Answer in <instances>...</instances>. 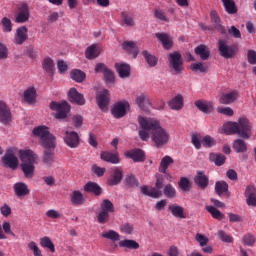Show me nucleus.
<instances>
[{"label":"nucleus","mask_w":256,"mask_h":256,"mask_svg":"<svg viewBox=\"0 0 256 256\" xmlns=\"http://www.w3.org/2000/svg\"><path fill=\"white\" fill-rule=\"evenodd\" d=\"M138 123L142 130L138 135L142 141H149V132L151 139L158 149L169 143L170 135L167 130L161 127V122L155 118H146L138 116ZM149 131V132H148Z\"/></svg>","instance_id":"nucleus-1"},{"label":"nucleus","mask_w":256,"mask_h":256,"mask_svg":"<svg viewBox=\"0 0 256 256\" xmlns=\"http://www.w3.org/2000/svg\"><path fill=\"white\" fill-rule=\"evenodd\" d=\"M222 133L224 135H238L241 139H251L253 135V126L247 117H241L238 122H228L223 125Z\"/></svg>","instance_id":"nucleus-2"},{"label":"nucleus","mask_w":256,"mask_h":256,"mask_svg":"<svg viewBox=\"0 0 256 256\" xmlns=\"http://www.w3.org/2000/svg\"><path fill=\"white\" fill-rule=\"evenodd\" d=\"M33 135L40 138L42 147H56L55 136L49 133L47 126H38L33 129Z\"/></svg>","instance_id":"nucleus-3"},{"label":"nucleus","mask_w":256,"mask_h":256,"mask_svg":"<svg viewBox=\"0 0 256 256\" xmlns=\"http://www.w3.org/2000/svg\"><path fill=\"white\" fill-rule=\"evenodd\" d=\"M50 109L51 111H56L55 119L61 120L67 119V115H69V112L71 111V106L66 101H52L50 103Z\"/></svg>","instance_id":"nucleus-4"},{"label":"nucleus","mask_w":256,"mask_h":256,"mask_svg":"<svg viewBox=\"0 0 256 256\" xmlns=\"http://www.w3.org/2000/svg\"><path fill=\"white\" fill-rule=\"evenodd\" d=\"M31 18V10H29V4L27 2H21L16 7L14 14L15 23H27Z\"/></svg>","instance_id":"nucleus-5"},{"label":"nucleus","mask_w":256,"mask_h":256,"mask_svg":"<svg viewBox=\"0 0 256 256\" xmlns=\"http://www.w3.org/2000/svg\"><path fill=\"white\" fill-rule=\"evenodd\" d=\"M169 68L173 69V71L179 75V73H183V56L179 51H174L168 55Z\"/></svg>","instance_id":"nucleus-6"},{"label":"nucleus","mask_w":256,"mask_h":256,"mask_svg":"<svg viewBox=\"0 0 256 256\" xmlns=\"http://www.w3.org/2000/svg\"><path fill=\"white\" fill-rule=\"evenodd\" d=\"M218 51L224 59H233L237 55V47L235 45L229 46L226 40L218 41Z\"/></svg>","instance_id":"nucleus-7"},{"label":"nucleus","mask_w":256,"mask_h":256,"mask_svg":"<svg viewBox=\"0 0 256 256\" xmlns=\"http://www.w3.org/2000/svg\"><path fill=\"white\" fill-rule=\"evenodd\" d=\"M2 163L4 167L12 169V171L17 170V167H19V159L15 156V150L13 148L6 151L5 155L2 157Z\"/></svg>","instance_id":"nucleus-8"},{"label":"nucleus","mask_w":256,"mask_h":256,"mask_svg":"<svg viewBox=\"0 0 256 256\" xmlns=\"http://www.w3.org/2000/svg\"><path fill=\"white\" fill-rule=\"evenodd\" d=\"M130 105L127 101H120L114 104L111 113L115 119H122L127 115V109H129Z\"/></svg>","instance_id":"nucleus-9"},{"label":"nucleus","mask_w":256,"mask_h":256,"mask_svg":"<svg viewBox=\"0 0 256 256\" xmlns=\"http://www.w3.org/2000/svg\"><path fill=\"white\" fill-rule=\"evenodd\" d=\"M29 39V29L26 26H21L16 29L13 43L15 45H23Z\"/></svg>","instance_id":"nucleus-10"},{"label":"nucleus","mask_w":256,"mask_h":256,"mask_svg":"<svg viewBox=\"0 0 256 256\" xmlns=\"http://www.w3.org/2000/svg\"><path fill=\"white\" fill-rule=\"evenodd\" d=\"M20 160L22 164L37 165V154L33 150H20Z\"/></svg>","instance_id":"nucleus-11"},{"label":"nucleus","mask_w":256,"mask_h":256,"mask_svg":"<svg viewBox=\"0 0 256 256\" xmlns=\"http://www.w3.org/2000/svg\"><path fill=\"white\" fill-rule=\"evenodd\" d=\"M64 143H66V145L68 147H70V149H76V147H79V134L75 131H66L65 132V136H64Z\"/></svg>","instance_id":"nucleus-12"},{"label":"nucleus","mask_w":256,"mask_h":256,"mask_svg":"<svg viewBox=\"0 0 256 256\" xmlns=\"http://www.w3.org/2000/svg\"><path fill=\"white\" fill-rule=\"evenodd\" d=\"M11 119V109L7 106V103L0 101V123H2V125H9Z\"/></svg>","instance_id":"nucleus-13"},{"label":"nucleus","mask_w":256,"mask_h":256,"mask_svg":"<svg viewBox=\"0 0 256 256\" xmlns=\"http://www.w3.org/2000/svg\"><path fill=\"white\" fill-rule=\"evenodd\" d=\"M96 101L101 111H107L109 107V90H103L96 96Z\"/></svg>","instance_id":"nucleus-14"},{"label":"nucleus","mask_w":256,"mask_h":256,"mask_svg":"<svg viewBox=\"0 0 256 256\" xmlns=\"http://www.w3.org/2000/svg\"><path fill=\"white\" fill-rule=\"evenodd\" d=\"M42 163L46 167H51L55 163V147L44 148Z\"/></svg>","instance_id":"nucleus-15"},{"label":"nucleus","mask_w":256,"mask_h":256,"mask_svg":"<svg viewBox=\"0 0 256 256\" xmlns=\"http://www.w3.org/2000/svg\"><path fill=\"white\" fill-rule=\"evenodd\" d=\"M121 27H135V16L127 10L120 13Z\"/></svg>","instance_id":"nucleus-16"},{"label":"nucleus","mask_w":256,"mask_h":256,"mask_svg":"<svg viewBox=\"0 0 256 256\" xmlns=\"http://www.w3.org/2000/svg\"><path fill=\"white\" fill-rule=\"evenodd\" d=\"M136 105H138L141 111L149 113V109H151V100H149V97L145 93H142L136 96Z\"/></svg>","instance_id":"nucleus-17"},{"label":"nucleus","mask_w":256,"mask_h":256,"mask_svg":"<svg viewBox=\"0 0 256 256\" xmlns=\"http://www.w3.org/2000/svg\"><path fill=\"white\" fill-rule=\"evenodd\" d=\"M23 101L28 105H35L37 103V90L35 87H28L23 93Z\"/></svg>","instance_id":"nucleus-18"},{"label":"nucleus","mask_w":256,"mask_h":256,"mask_svg":"<svg viewBox=\"0 0 256 256\" xmlns=\"http://www.w3.org/2000/svg\"><path fill=\"white\" fill-rule=\"evenodd\" d=\"M239 99V91L233 90L231 92L223 93L219 99L221 105H231Z\"/></svg>","instance_id":"nucleus-19"},{"label":"nucleus","mask_w":256,"mask_h":256,"mask_svg":"<svg viewBox=\"0 0 256 256\" xmlns=\"http://www.w3.org/2000/svg\"><path fill=\"white\" fill-rule=\"evenodd\" d=\"M168 211H170L171 215L176 219H187V214L185 213V208L183 206L174 203L168 206Z\"/></svg>","instance_id":"nucleus-20"},{"label":"nucleus","mask_w":256,"mask_h":256,"mask_svg":"<svg viewBox=\"0 0 256 256\" xmlns=\"http://www.w3.org/2000/svg\"><path fill=\"white\" fill-rule=\"evenodd\" d=\"M210 19L216 31L221 33V35H225V33H227V29H225V26H223V24H221V17H219V14L217 13V11L212 10L210 12Z\"/></svg>","instance_id":"nucleus-21"},{"label":"nucleus","mask_w":256,"mask_h":256,"mask_svg":"<svg viewBox=\"0 0 256 256\" xmlns=\"http://www.w3.org/2000/svg\"><path fill=\"white\" fill-rule=\"evenodd\" d=\"M100 159H102V161H105L106 163H111L112 165H117L118 163L121 162L118 152H115V153L109 152V151L101 152Z\"/></svg>","instance_id":"nucleus-22"},{"label":"nucleus","mask_w":256,"mask_h":256,"mask_svg":"<svg viewBox=\"0 0 256 256\" xmlns=\"http://www.w3.org/2000/svg\"><path fill=\"white\" fill-rule=\"evenodd\" d=\"M123 181V170L119 167L113 169L112 174L108 178V185L111 187L119 185Z\"/></svg>","instance_id":"nucleus-23"},{"label":"nucleus","mask_w":256,"mask_h":256,"mask_svg":"<svg viewBox=\"0 0 256 256\" xmlns=\"http://www.w3.org/2000/svg\"><path fill=\"white\" fill-rule=\"evenodd\" d=\"M155 37L158 39V41H160L164 49H166L167 51H169V49H173V38H171L169 34L164 32H158L155 34Z\"/></svg>","instance_id":"nucleus-24"},{"label":"nucleus","mask_w":256,"mask_h":256,"mask_svg":"<svg viewBox=\"0 0 256 256\" xmlns=\"http://www.w3.org/2000/svg\"><path fill=\"white\" fill-rule=\"evenodd\" d=\"M14 193L16 197H27L31 193V190H29V186L25 184L24 182H17L13 185Z\"/></svg>","instance_id":"nucleus-25"},{"label":"nucleus","mask_w":256,"mask_h":256,"mask_svg":"<svg viewBox=\"0 0 256 256\" xmlns=\"http://www.w3.org/2000/svg\"><path fill=\"white\" fill-rule=\"evenodd\" d=\"M195 107L199 109L202 113H205L206 115H209V113H213L214 107L213 102L207 101V100H197L194 103Z\"/></svg>","instance_id":"nucleus-26"},{"label":"nucleus","mask_w":256,"mask_h":256,"mask_svg":"<svg viewBox=\"0 0 256 256\" xmlns=\"http://www.w3.org/2000/svg\"><path fill=\"white\" fill-rule=\"evenodd\" d=\"M68 97L71 103H75L76 105H85V97L83 94L79 93L76 88H71L69 90Z\"/></svg>","instance_id":"nucleus-27"},{"label":"nucleus","mask_w":256,"mask_h":256,"mask_svg":"<svg viewBox=\"0 0 256 256\" xmlns=\"http://www.w3.org/2000/svg\"><path fill=\"white\" fill-rule=\"evenodd\" d=\"M128 159H132L134 163H143L145 161V153L141 149L130 150L125 153Z\"/></svg>","instance_id":"nucleus-28"},{"label":"nucleus","mask_w":256,"mask_h":256,"mask_svg":"<svg viewBox=\"0 0 256 256\" xmlns=\"http://www.w3.org/2000/svg\"><path fill=\"white\" fill-rule=\"evenodd\" d=\"M194 53L200 57L201 61H207L211 57V50L205 44L198 45Z\"/></svg>","instance_id":"nucleus-29"},{"label":"nucleus","mask_w":256,"mask_h":256,"mask_svg":"<svg viewBox=\"0 0 256 256\" xmlns=\"http://www.w3.org/2000/svg\"><path fill=\"white\" fill-rule=\"evenodd\" d=\"M194 183H196L200 189H207V187H209V177L205 175V172L199 171L194 177Z\"/></svg>","instance_id":"nucleus-30"},{"label":"nucleus","mask_w":256,"mask_h":256,"mask_svg":"<svg viewBox=\"0 0 256 256\" xmlns=\"http://www.w3.org/2000/svg\"><path fill=\"white\" fill-rule=\"evenodd\" d=\"M115 68L121 79H127V77L131 76V66L129 64L116 63Z\"/></svg>","instance_id":"nucleus-31"},{"label":"nucleus","mask_w":256,"mask_h":256,"mask_svg":"<svg viewBox=\"0 0 256 256\" xmlns=\"http://www.w3.org/2000/svg\"><path fill=\"white\" fill-rule=\"evenodd\" d=\"M141 193L142 195H147L148 197H152L153 199H159L161 195H163V192H161L160 189L155 187L150 188L147 186H141Z\"/></svg>","instance_id":"nucleus-32"},{"label":"nucleus","mask_w":256,"mask_h":256,"mask_svg":"<svg viewBox=\"0 0 256 256\" xmlns=\"http://www.w3.org/2000/svg\"><path fill=\"white\" fill-rule=\"evenodd\" d=\"M122 47L125 51L133 55L134 59H137L139 55V48H137V43L134 41H124Z\"/></svg>","instance_id":"nucleus-33"},{"label":"nucleus","mask_w":256,"mask_h":256,"mask_svg":"<svg viewBox=\"0 0 256 256\" xmlns=\"http://www.w3.org/2000/svg\"><path fill=\"white\" fill-rule=\"evenodd\" d=\"M247 205L256 207V189L253 186H248L245 191Z\"/></svg>","instance_id":"nucleus-34"},{"label":"nucleus","mask_w":256,"mask_h":256,"mask_svg":"<svg viewBox=\"0 0 256 256\" xmlns=\"http://www.w3.org/2000/svg\"><path fill=\"white\" fill-rule=\"evenodd\" d=\"M101 54V48L97 46V44H92L85 51L86 59H97V57Z\"/></svg>","instance_id":"nucleus-35"},{"label":"nucleus","mask_w":256,"mask_h":256,"mask_svg":"<svg viewBox=\"0 0 256 256\" xmlns=\"http://www.w3.org/2000/svg\"><path fill=\"white\" fill-rule=\"evenodd\" d=\"M84 191L86 193H93L96 196L101 195L103 193V190L101 189V186L95 182H88L84 186Z\"/></svg>","instance_id":"nucleus-36"},{"label":"nucleus","mask_w":256,"mask_h":256,"mask_svg":"<svg viewBox=\"0 0 256 256\" xmlns=\"http://www.w3.org/2000/svg\"><path fill=\"white\" fill-rule=\"evenodd\" d=\"M232 148L235 153H247V142L241 138H238L234 140Z\"/></svg>","instance_id":"nucleus-37"},{"label":"nucleus","mask_w":256,"mask_h":256,"mask_svg":"<svg viewBox=\"0 0 256 256\" xmlns=\"http://www.w3.org/2000/svg\"><path fill=\"white\" fill-rule=\"evenodd\" d=\"M170 109L179 111L183 109V96L181 94L176 95L169 103Z\"/></svg>","instance_id":"nucleus-38"},{"label":"nucleus","mask_w":256,"mask_h":256,"mask_svg":"<svg viewBox=\"0 0 256 256\" xmlns=\"http://www.w3.org/2000/svg\"><path fill=\"white\" fill-rule=\"evenodd\" d=\"M70 201L72 205H83L85 203V197L79 190H74L70 195Z\"/></svg>","instance_id":"nucleus-39"},{"label":"nucleus","mask_w":256,"mask_h":256,"mask_svg":"<svg viewBox=\"0 0 256 256\" xmlns=\"http://www.w3.org/2000/svg\"><path fill=\"white\" fill-rule=\"evenodd\" d=\"M42 69L48 73V75H53L55 71V62L51 57H46L42 62Z\"/></svg>","instance_id":"nucleus-40"},{"label":"nucleus","mask_w":256,"mask_h":256,"mask_svg":"<svg viewBox=\"0 0 256 256\" xmlns=\"http://www.w3.org/2000/svg\"><path fill=\"white\" fill-rule=\"evenodd\" d=\"M21 170L26 179H33L35 175V164H21Z\"/></svg>","instance_id":"nucleus-41"},{"label":"nucleus","mask_w":256,"mask_h":256,"mask_svg":"<svg viewBox=\"0 0 256 256\" xmlns=\"http://www.w3.org/2000/svg\"><path fill=\"white\" fill-rule=\"evenodd\" d=\"M227 158L225 157V155L223 154H215V153H211L209 155V160L212 163H215V165H217V167H221V165H225V160Z\"/></svg>","instance_id":"nucleus-42"},{"label":"nucleus","mask_w":256,"mask_h":256,"mask_svg":"<svg viewBox=\"0 0 256 256\" xmlns=\"http://www.w3.org/2000/svg\"><path fill=\"white\" fill-rule=\"evenodd\" d=\"M142 55L146 61V63L149 65V67H156L159 59L155 56H153V54L149 53V51L144 50L142 52Z\"/></svg>","instance_id":"nucleus-43"},{"label":"nucleus","mask_w":256,"mask_h":256,"mask_svg":"<svg viewBox=\"0 0 256 256\" xmlns=\"http://www.w3.org/2000/svg\"><path fill=\"white\" fill-rule=\"evenodd\" d=\"M206 211L210 213L213 219H217L218 221H222V219H225V214H223L221 211H219V209L214 206H206Z\"/></svg>","instance_id":"nucleus-44"},{"label":"nucleus","mask_w":256,"mask_h":256,"mask_svg":"<svg viewBox=\"0 0 256 256\" xmlns=\"http://www.w3.org/2000/svg\"><path fill=\"white\" fill-rule=\"evenodd\" d=\"M228 191H229V184H227V182L217 181L215 183V192L217 193V195H219V197H221L223 193H227Z\"/></svg>","instance_id":"nucleus-45"},{"label":"nucleus","mask_w":256,"mask_h":256,"mask_svg":"<svg viewBox=\"0 0 256 256\" xmlns=\"http://www.w3.org/2000/svg\"><path fill=\"white\" fill-rule=\"evenodd\" d=\"M224 9L228 12L229 15H235L237 13V6L233 0H224L222 1Z\"/></svg>","instance_id":"nucleus-46"},{"label":"nucleus","mask_w":256,"mask_h":256,"mask_svg":"<svg viewBox=\"0 0 256 256\" xmlns=\"http://www.w3.org/2000/svg\"><path fill=\"white\" fill-rule=\"evenodd\" d=\"M70 77L73 79V81H76V83H83L85 81V72L75 69L70 72Z\"/></svg>","instance_id":"nucleus-47"},{"label":"nucleus","mask_w":256,"mask_h":256,"mask_svg":"<svg viewBox=\"0 0 256 256\" xmlns=\"http://www.w3.org/2000/svg\"><path fill=\"white\" fill-rule=\"evenodd\" d=\"M40 245L44 249H49L51 253H55V244L51 241V238L44 236L40 239Z\"/></svg>","instance_id":"nucleus-48"},{"label":"nucleus","mask_w":256,"mask_h":256,"mask_svg":"<svg viewBox=\"0 0 256 256\" xmlns=\"http://www.w3.org/2000/svg\"><path fill=\"white\" fill-rule=\"evenodd\" d=\"M0 25L3 33H11V31H13V22L7 17L1 19Z\"/></svg>","instance_id":"nucleus-49"},{"label":"nucleus","mask_w":256,"mask_h":256,"mask_svg":"<svg viewBox=\"0 0 256 256\" xmlns=\"http://www.w3.org/2000/svg\"><path fill=\"white\" fill-rule=\"evenodd\" d=\"M171 164H173V158H171L170 156H165L164 158H162L159 167L160 173H167V169H169V166Z\"/></svg>","instance_id":"nucleus-50"},{"label":"nucleus","mask_w":256,"mask_h":256,"mask_svg":"<svg viewBox=\"0 0 256 256\" xmlns=\"http://www.w3.org/2000/svg\"><path fill=\"white\" fill-rule=\"evenodd\" d=\"M101 211H104L105 213H115V206L113 205V202H111L109 199H105L100 204Z\"/></svg>","instance_id":"nucleus-51"},{"label":"nucleus","mask_w":256,"mask_h":256,"mask_svg":"<svg viewBox=\"0 0 256 256\" xmlns=\"http://www.w3.org/2000/svg\"><path fill=\"white\" fill-rule=\"evenodd\" d=\"M242 243L243 245H245L246 247H253L255 246L256 243V237L255 235L251 234V233H246L245 235H243L242 237Z\"/></svg>","instance_id":"nucleus-52"},{"label":"nucleus","mask_w":256,"mask_h":256,"mask_svg":"<svg viewBox=\"0 0 256 256\" xmlns=\"http://www.w3.org/2000/svg\"><path fill=\"white\" fill-rule=\"evenodd\" d=\"M163 193L167 199H175V197H177V190H175V187L171 184H167L164 187Z\"/></svg>","instance_id":"nucleus-53"},{"label":"nucleus","mask_w":256,"mask_h":256,"mask_svg":"<svg viewBox=\"0 0 256 256\" xmlns=\"http://www.w3.org/2000/svg\"><path fill=\"white\" fill-rule=\"evenodd\" d=\"M119 247H125L126 249H139V244L135 240H121Z\"/></svg>","instance_id":"nucleus-54"},{"label":"nucleus","mask_w":256,"mask_h":256,"mask_svg":"<svg viewBox=\"0 0 256 256\" xmlns=\"http://www.w3.org/2000/svg\"><path fill=\"white\" fill-rule=\"evenodd\" d=\"M125 185L128 187H139V180H137V177H135L134 174H128L125 178Z\"/></svg>","instance_id":"nucleus-55"},{"label":"nucleus","mask_w":256,"mask_h":256,"mask_svg":"<svg viewBox=\"0 0 256 256\" xmlns=\"http://www.w3.org/2000/svg\"><path fill=\"white\" fill-rule=\"evenodd\" d=\"M102 237L104 239H110V241H119V239H121V236L115 230H109L102 233Z\"/></svg>","instance_id":"nucleus-56"},{"label":"nucleus","mask_w":256,"mask_h":256,"mask_svg":"<svg viewBox=\"0 0 256 256\" xmlns=\"http://www.w3.org/2000/svg\"><path fill=\"white\" fill-rule=\"evenodd\" d=\"M120 231L125 235H133V231H135V226L129 222H126L120 226Z\"/></svg>","instance_id":"nucleus-57"},{"label":"nucleus","mask_w":256,"mask_h":256,"mask_svg":"<svg viewBox=\"0 0 256 256\" xmlns=\"http://www.w3.org/2000/svg\"><path fill=\"white\" fill-rule=\"evenodd\" d=\"M191 71H200V73H207L209 67L205 66L202 62L193 63L190 65Z\"/></svg>","instance_id":"nucleus-58"},{"label":"nucleus","mask_w":256,"mask_h":256,"mask_svg":"<svg viewBox=\"0 0 256 256\" xmlns=\"http://www.w3.org/2000/svg\"><path fill=\"white\" fill-rule=\"evenodd\" d=\"M180 189L182 191H184L185 193H187V191H191V182L185 178V177H182L178 183Z\"/></svg>","instance_id":"nucleus-59"},{"label":"nucleus","mask_w":256,"mask_h":256,"mask_svg":"<svg viewBox=\"0 0 256 256\" xmlns=\"http://www.w3.org/2000/svg\"><path fill=\"white\" fill-rule=\"evenodd\" d=\"M28 249H30V251H33L34 256H43V254L41 253V249H39V246H37V243L35 241H30L28 243Z\"/></svg>","instance_id":"nucleus-60"},{"label":"nucleus","mask_w":256,"mask_h":256,"mask_svg":"<svg viewBox=\"0 0 256 256\" xmlns=\"http://www.w3.org/2000/svg\"><path fill=\"white\" fill-rule=\"evenodd\" d=\"M97 221L101 225H105V223H107V221H109V212H105V211L101 210L98 213Z\"/></svg>","instance_id":"nucleus-61"},{"label":"nucleus","mask_w":256,"mask_h":256,"mask_svg":"<svg viewBox=\"0 0 256 256\" xmlns=\"http://www.w3.org/2000/svg\"><path fill=\"white\" fill-rule=\"evenodd\" d=\"M195 239L197 243H199L200 247H205L207 243H209V238L201 233H197Z\"/></svg>","instance_id":"nucleus-62"},{"label":"nucleus","mask_w":256,"mask_h":256,"mask_svg":"<svg viewBox=\"0 0 256 256\" xmlns=\"http://www.w3.org/2000/svg\"><path fill=\"white\" fill-rule=\"evenodd\" d=\"M166 254H167V256H180L181 251L179 250V247H177L176 245H171L168 248Z\"/></svg>","instance_id":"nucleus-63"},{"label":"nucleus","mask_w":256,"mask_h":256,"mask_svg":"<svg viewBox=\"0 0 256 256\" xmlns=\"http://www.w3.org/2000/svg\"><path fill=\"white\" fill-rule=\"evenodd\" d=\"M247 59H248V63L250 65H256V51L255 50H248Z\"/></svg>","instance_id":"nucleus-64"}]
</instances>
